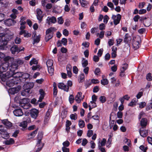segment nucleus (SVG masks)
Here are the masks:
<instances>
[{"mask_svg":"<svg viewBox=\"0 0 152 152\" xmlns=\"http://www.w3.org/2000/svg\"><path fill=\"white\" fill-rule=\"evenodd\" d=\"M23 72H15V70H11L7 72L5 74H3L1 78L2 81L5 82L7 79L12 77L14 78H19L22 77Z\"/></svg>","mask_w":152,"mask_h":152,"instance_id":"nucleus-1","label":"nucleus"},{"mask_svg":"<svg viewBox=\"0 0 152 152\" xmlns=\"http://www.w3.org/2000/svg\"><path fill=\"white\" fill-rule=\"evenodd\" d=\"M23 61L20 59H18L12 62L10 67L11 70H15L18 69V67L23 64Z\"/></svg>","mask_w":152,"mask_h":152,"instance_id":"nucleus-2","label":"nucleus"},{"mask_svg":"<svg viewBox=\"0 0 152 152\" xmlns=\"http://www.w3.org/2000/svg\"><path fill=\"white\" fill-rule=\"evenodd\" d=\"M9 65H8V63H4L2 64L0 66V78L1 79V77L2 75L4 74H2V73L5 72L7 70L8 67Z\"/></svg>","mask_w":152,"mask_h":152,"instance_id":"nucleus-3","label":"nucleus"},{"mask_svg":"<svg viewBox=\"0 0 152 152\" xmlns=\"http://www.w3.org/2000/svg\"><path fill=\"white\" fill-rule=\"evenodd\" d=\"M5 81H7L6 84L7 86L9 87H11L14 85H17L18 83L17 78H12V79L10 80L7 81L6 80Z\"/></svg>","mask_w":152,"mask_h":152,"instance_id":"nucleus-4","label":"nucleus"},{"mask_svg":"<svg viewBox=\"0 0 152 152\" xmlns=\"http://www.w3.org/2000/svg\"><path fill=\"white\" fill-rule=\"evenodd\" d=\"M121 18V15L119 14H118L117 16L114 15H112V18L113 20V22L115 25L119 23Z\"/></svg>","mask_w":152,"mask_h":152,"instance_id":"nucleus-5","label":"nucleus"},{"mask_svg":"<svg viewBox=\"0 0 152 152\" xmlns=\"http://www.w3.org/2000/svg\"><path fill=\"white\" fill-rule=\"evenodd\" d=\"M9 39L6 37L5 40L1 41L0 43V49L4 50L7 48V45Z\"/></svg>","mask_w":152,"mask_h":152,"instance_id":"nucleus-6","label":"nucleus"},{"mask_svg":"<svg viewBox=\"0 0 152 152\" xmlns=\"http://www.w3.org/2000/svg\"><path fill=\"white\" fill-rule=\"evenodd\" d=\"M52 112V109L51 108L48 109L46 113V115L44 120V122L45 124L48 123V121L50 118V114Z\"/></svg>","mask_w":152,"mask_h":152,"instance_id":"nucleus-7","label":"nucleus"},{"mask_svg":"<svg viewBox=\"0 0 152 152\" xmlns=\"http://www.w3.org/2000/svg\"><path fill=\"white\" fill-rule=\"evenodd\" d=\"M42 133H38V141L36 145L37 147H41V145H43V147L44 144L42 143L41 140L42 137Z\"/></svg>","mask_w":152,"mask_h":152,"instance_id":"nucleus-8","label":"nucleus"},{"mask_svg":"<svg viewBox=\"0 0 152 152\" xmlns=\"http://www.w3.org/2000/svg\"><path fill=\"white\" fill-rule=\"evenodd\" d=\"M0 133L1 137L4 139H7L9 137V134L4 129H0Z\"/></svg>","mask_w":152,"mask_h":152,"instance_id":"nucleus-9","label":"nucleus"},{"mask_svg":"<svg viewBox=\"0 0 152 152\" xmlns=\"http://www.w3.org/2000/svg\"><path fill=\"white\" fill-rule=\"evenodd\" d=\"M57 20L56 18L54 17H48L46 19V23L49 25H50V23H55L56 22Z\"/></svg>","mask_w":152,"mask_h":152,"instance_id":"nucleus-10","label":"nucleus"},{"mask_svg":"<svg viewBox=\"0 0 152 152\" xmlns=\"http://www.w3.org/2000/svg\"><path fill=\"white\" fill-rule=\"evenodd\" d=\"M34 86V84L33 83H27L24 84L23 87L24 89L28 90L30 91L31 89Z\"/></svg>","mask_w":152,"mask_h":152,"instance_id":"nucleus-11","label":"nucleus"},{"mask_svg":"<svg viewBox=\"0 0 152 152\" xmlns=\"http://www.w3.org/2000/svg\"><path fill=\"white\" fill-rule=\"evenodd\" d=\"M38 113V111L35 109H32L31 110L30 113L31 117L34 119H36L37 118Z\"/></svg>","mask_w":152,"mask_h":152,"instance_id":"nucleus-12","label":"nucleus"},{"mask_svg":"<svg viewBox=\"0 0 152 152\" xmlns=\"http://www.w3.org/2000/svg\"><path fill=\"white\" fill-rule=\"evenodd\" d=\"M16 22L14 20L11 19H8L5 20L4 21V23L5 25L8 26L13 25Z\"/></svg>","mask_w":152,"mask_h":152,"instance_id":"nucleus-13","label":"nucleus"},{"mask_svg":"<svg viewBox=\"0 0 152 152\" xmlns=\"http://www.w3.org/2000/svg\"><path fill=\"white\" fill-rule=\"evenodd\" d=\"M58 87L59 88L63 89L66 92H68L69 91V87L62 83H59L58 85Z\"/></svg>","mask_w":152,"mask_h":152,"instance_id":"nucleus-14","label":"nucleus"},{"mask_svg":"<svg viewBox=\"0 0 152 152\" xmlns=\"http://www.w3.org/2000/svg\"><path fill=\"white\" fill-rule=\"evenodd\" d=\"M19 90L18 88L13 87L11 88L8 90V93L11 94H14L18 93Z\"/></svg>","mask_w":152,"mask_h":152,"instance_id":"nucleus-15","label":"nucleus"},{"mask_svg":"<svg viewBox=\"0 0 152 152\" xmlns=\"http://www.w3.org/2000/svg\"><path fill=\"white\" fill-rule=\"evenodd\" d=\"M13 113L17 116H22L23 114L22 110L20 109L15 110L13 111Z\"/></svg>","mask_w":152,"mask_h":152,"instance_id":"nucleus-16","label":"nucleus"},{"mask_svg":"<svg viewBox=\"0 0 152 152\" xmlns=\"http://www.w3.org/2000/svg\"><path fill=\"white\" fill-rule=\"evenodd\" d=\"M139 132L141 136L143 137H146L148 134V131L144 130V128H141L140 129Z\"/></svg>","mask_w":152,"mask_h":152,"instance_id":"nucleus-17","label":"nucleus"},{"mask_svg":"<svg viewBox=\"0 0 152 152\" xmlns=\"http://www.w3.org/2000/svg\"><path fill=\"white\" fill-rule=\"evenodd\" d=\"M10 50L12 54H15L16 53H19V48L17 46L14 45L11 48Z\"/></svg>","mask_w":152,"mask_h":152,"instance_id":"nucleus-18","label":"nucleus"},{"mask_svg":"<svg viewBox=\"0 0 152 152\" xmlns=\"http://www.w3.org/2000/svg\"><path fill=\"white\" fill-rule=\"evenodd\" d=\"M19 34L20 35L23 34L24 37H30L31 36V34L28 33L27 31L24 30L21 31L20 32Z\"/></svg>","mask_w":152,"mask_h":152,"instance_id":"nucleus-19","label":"nucleus"},{"mask_svg":"<svg viewBox=\"0 0 152 152\" xmlns=\"http://www.w3.org/2000/svg\"><path fill=\"white\" fill-rule=\"evenodd\" d=\"M2 123L4 124L7 127L10 128L11 127L12 125V123L8 121L7 119L2 120Z\"/></svg>","mask_w":152,"mask_h":152,"instance_id":"nucleus-20","label":"nucleus"},{"mask_svg":"<svg viewBox=\"0 0 152 152\" xmlns=\"http://www.w3.org/2000/svg\"><path fill=\"white\" fill-rule=\"evenodd\" d=\"M147 124V120L145 118H142L140 121V124L142 128L145 127Z\"/></svg>","mask_w":152,"mask_h":152,"instance_id":"nucleus-21","label":"nucleus"},{"mask_svg":"<svg viewBox=\"0 0 152 152\" xmlns=\"http://www.w3.org/2000/svg\"><path fill=\"white\" fill-rule=\"evenodd\" d=\"M131 39V38L128 34H125V37L124 39V42L126 43H128L130 42Z\"/></svg>","mask_w":152,"mask_h":152,"instance_id":"nucleus-22","label":"nucleus"},{"mask_svg":"<svg viewBox=\"0 0 152 152\" xmlns=\"http://www.w3.org/2000/svg\"><path fill=\"white\" fill-rule=\"evenodd\" d=\"M57 29L54 27H51L48 29L46 31V34L53 33V31H55Z\"/></svg>","mask_w":152,"mask_h":152,"instance_id":"nucleus-23","label":"nucleus"},{"mask_svg":"<svg viewBox=\"0 0 152 152\" xmlns=\"http://www.w3.org/2000/svg\"><path fill=\"white\" fill-rule=\"evenodd\" d=\"M38 131V129L28 134V137L30 138H32L34 137L37 134Z\"/></svg>","mask_w":152,"mask_h":152,"instance_id":"nucleus-24","label":"nucleus"},{"mask_svg":"<svg viewBox=\"0 0 152 152\" xmlns=\"http://www.w3.org/2000/svg\"><path fill=\"white\" fill-rule=\"evenodd\" d=\"M27 122L26 121L24 120L23 122L21 123L19 126L22 127V130H24L27 126Z\"/></svg>","mask_w":152,"mask_h":152,"instance_id":"nucleus-25","label":"nucleus"},{"mask_svg":"<svg viewBox=\"0 0 152 152\" xmlns=\"http://www.w3.org/2000/svg\"><path fill=\"white\" fill-rule=\"evenodd\" d=\"M21 77L23 79H25V80L27 79H31L30 75L29 74L26 73H23Z\"/></svg>","mask_w":152,"mask_h":152,"instance_id":"nucleus-26","label":"nucleus"},{"mask_svg":"<svg viewBox=\"0 0 152 152\" xmlns=\"http://www.w3.org/2000/svg\"><path fill=\"white\" fill-rule=\"evenodd\" d=\"M53 37V33L46 34L45 40L46 42H48Z\"/></svg>","mask_w":152,"mask_h":152,"instance_id":"nucleus-27","label":"nucleus"},{"mask_svg":"<svg viewBox=\"0 0 152 152\" xmlns=\"http://www.w3.org/2000/svg\"><path fill=\"white\" fill-rule=\"evenodd\" d=\"M38 61L36 58H33L29 62V64L31 66L33 64L37 65L38 64Z\"/></svg>","mask_w":152,"mask_h":152,"instance_id":"nucleus-28","label":"nucleus"},{"mask_svg":"<svg viewBox=\"0 0 152 152\" xmlns=\"http://www.w3.org/2000/svg\"><path fill=\"white\" fill-rule=\"evenodd\" d=\"M133 45L135 49H138L140 47V42L134 41L133 43Z\"/></svg>","mask_w":152,"mask_h":152,"instance_id":"nucleus-29","label":"nucleus"},{"mask_svg":"<svg viewBox=\"0 0 152 152\" xmlns=\"http://www.w3.org/2000/svg\"><path fill=\"white\" fill-rule=\"evenodd\" d=\"M29 92L28 90L24 89L22 91L21 94V95L23 96H27L28 95Z\"/></svg>","mask_w":152,"mask_h":152,"instance_id":"nucleus-30","label":"nucleus"},{"mask_svg":"<svg viewBox=\"0 0 152 152\" xmlns=\"http://www.w3.org/2000/svg\"><path fill=\"white\" fill-rule=\"evenodd\" d=\"M78 125L80 128H83L85 126V123L84 121L80 119L79 121Z\"/></svg>","mask_w":152,"mask_h":152,"instance_id":"nucleus-31","label":"nucleus"},{"mask_svg":"<svg viewBox=\"0 0 152 152\" xmlns=\"http://www.w3.org/2000/svg\"><path fill=\"white\" fill-rule=\"evenodd\" d=\"M48 68L49 73L50 76H52L53 74L54 71L53 66H52V67H48Z\"/></svg>","mask_w":152,"mask_h":152,"instance_id":"nucleus-32","label":"nucleus"},{"mask_svg":"<svg viewBox=\"0 0 152 152\" xmlns=\"http://www.w3.org/2000/svg\"><path fill=\"white\" fill-rule=\"evenodd\" d=\"M40 37L41 35H39L38 36H37L36 38L34 39V42L33 44L34 45L35 43H38L40 41Z\"/></svg>","mask_w":152,"mask_h":152,"instance_id":"nucleus-33","label":"nucleus"},{"mask_svg":"<svg viewBox=\"0 0 152 152\" xmlns=\"http://www.w3.org/2000/svg\"><path fill=\"white\" fill-rule=\"evenodd\" d=\"M128 65L127 64L125 63L122 65V66L121 68V72H125L127 69Z\"/></svg>","mask_w":152,"mask_h":152,"instance_id":"nucleus-34","label":"nucleus"},{"mask_svg":"<svg viewBox=\"0 0 152 152\" xmlns=\"http://www.w3.org/2000/svg\"><path fill=\"white\" fill-rule=\"evenodd\" d=\"M47 66L48 67L53 66V61L51 60H48L46 62Z\"/></svg>","mask_w":152,"mask_h":152,"instance_id":"nucleus-35","label":"nucleus"},{"mask_svg":"<svg viewBox=\"0 0 152 152\" xmlns=\"http://www.w3.org/2000/svg\"><path fill=\"white\" fill-rule=\"evenodd\" d=\"M31 68L32 70L34 71L37 70V69L40 70L41 68V67H40L39 65L37 64L33 66Z\"/></svg>","mask_w":152,"mask_h":152,"instance_id":"nucleus-36","label":"nucleus"},{"mask_svg":"<svg viewBox=\"0 0 152 152\" xmlns=\"http://www.w3.org/2000/svg\"><path fill=\"white\" fill-rule=\"evenodd\" d=\"M12 59L9 56H7L4 58V61H6L5 63H8L9 65L10 62L11 61Z\"/></svg>","mask_w":152,"mask_h":152,"instance_id":"nucleus-37","label":"nucleus"},{"mask_svg":"<svg viewBox=\"0 0 152 152\" xmlns=\"http://www.w3.org/2000/svg\"><path fill=\"white\" fill-rule=\"evenodd\" d=\"M79 78L80 79L79 83H82V82L84 80L85 78V75L83 73L81 74L79 76Z\"/></svg>","mask_w":152,"mask_h":152,"instance_id":"nucleus-38","label":"nucleus"},{"mask_svg":"<svg viewBox=\"0 0 152 152\" xmlns=\"http://www.w3.org/2000/svg\"><path fill=\"white\" fill-rule=\"evenodd\" d=\"M106 139H105V138H103L102 140L101 141L100 143V141H99L98 145H99L101 146H104L106 144Z\"/></svg>","mask_w":152,"mask_h":152,"instance_id":"nucleus-39","label":"nucleus"},{"mask_svg":"<svg viewBox=\"0 0 152 152\" xmlns=\"http://www.w3.org/2000/svg\"><path fill=\"white\" fill-rule=\"evenodd\" d=\"M70 117L72 120H76L77 118V115L76 113L72 114L70 115Z\"/></svg>","mask_w":152,"mask_h":152,"instance_id":"nucleus-40","label":"nucleus"},{"mask_svg":"<svg viewBox=\"0 0 152 152\" xmlns=\"http://www.w3.org/2000/svg\"><path fill=\"white\" fill-rule=\"evenodd\" d=\"M69 101L71 104L73 103L75 100L74 97L73 95H70L69 97Z\"/></svg>","mask_w":152,"mask_h":152,"instance_id":"nucleus-41","label":"nucleus"},{"mask_svg":"<svg viewBox=\"0 0 152 152\" xmlns=\"http://www.w3.org/2000/svg\"><path fill=\"white\" fill-rule=\"evenodd\" d=\"M100 101L102 103H104L106 100V97L104 96H101L99 98Z\"/></svg>","mask_w":152,"mask_h":152,"instance_id":"nucleus-42","label":"nucleus"},{"mask_svg":"<svg viewBox=\"0 0 152 152\" xmlns=\"http://www.w3.org/2000/svg\"><path fill=\"white\" fill-rule=\"evenodd\" d=\"M80 3L81 4L82 7H84L88 3L87 1L84 0H79Z\"/></svg>","mask_w":152,"mask_h":152,"instance_id":"nucleus-43","label":"nucleus"},{"mask_svg":"<svg viewBox=\"0 0 152 152\" xmlns=\"http://www.w3.org/2000/svg\"><path fill=\"white\" fill-rule=\"evenodd\" d=\"M92 84V82L91 81H90L89 80H87L86 81V82L85 83V86L86 87V88H87L88 87Z\"/></svg>","mask_w":152,"mask_h":152,"instance_id":"nucleus-44","label":"nucleus"},{"mask_svg":"<svg viewBox=\"0 0 152 152\" xmlns=\"http://www.w3.org/2000/svg\"><path fill=\"white\" fill-rule=\"evenodd\" d=\"M97 106L95 102L91 101L89 103V107H95Z\"/></svg>","mask_w":152,"mask_h":152,"instance_id":"nucleus-45","label":"nucleus"},{"mask_svg":"<svg viewBox=\"0 0 152 152\" xmlns=\"http://www.w3.org/2000/svg\"><path fill=\"white\" fill-rule=\"evenodd\" d=\"M108 81L107 79H103L101 80V83L103 85H106L108 84Z\"/></svg>","mask_w":152,"mask_h":152,"instance_id":"nucleus-46","label":"nucleus"},{"mask_svg":"<svg viewBox=\"0 0 152 152\" xmlns=\"http://www.w3.org/2000/svg\"><path fill=\"white\" fill-rule=\"evenodd\" d=\"M109 19V18L108 16L106 15H105L103 18V22L105 24H106Z\"/></svg>","mask_w":152,"mask_h":152,"instance_id":"nucleus-47","label":"nucleus"},{"mask_svg":"<svg viewBox=\"0 0 152 152\" xmlns=\"http://www.w3.org/2000/svg\"><path fill=\"white\" fill-rule=\"evenodd\" d=\"M114 43V40L113 39H109L108 40V44L109 46H111L113 45Z\"/></svg>","mask_w":152,"mask_h":152,"instance_id":"nucleus-48","label":"nucleus"},{"mask_svg":"<svg viewBox=\"0 0 152 152\" xmlns=\"http://www.w3.org/2000/svg\"><path fill=\"white\" fill-rule=\"evenodd\" d=\"M58 22L59 24H62L64 22V20L62 17L58 18Z\"/></svg>","mask_w":152,"mask_h":152,"instance_id":"nucleus-49","label":"nucleus"},{"mask_svg":"<svg viewBox=\"0 0 152 152\" xmlns=\"http://www.w3.org/2000/svg\"><path fill=\"white\" fill-rule=\"evenodd\" d=\"M146 79L148 81L152 80V76L151 73H148L146 75Z\"/></svg>","mask_w":152,"mask_h":152,"instance_id":"nucleus-50","label":"nucleus"},{"mask_svg":"<svg viewBox=\"0 0 152 152\" xmlns=\"http://www.w3.org/2000/svg\"><path fill=\"white\" fill-rule=\"evenodd\" d=\"M15 42L16 44H19L21 42V39L20 38L16 37L15 40Z\"/></svg>","mask_w":152,"mask_h":152,"instance_id":"nucleus-51","label":"nucleus"},{"mask_svg":"<svg viewBox=\"0 0 152 152\" xmlns=\"http://www.w3.org/2000/svg\"><path fill=\"white\" fill-rule=\"evenodd\" d=\"M61 42L64 45H67V40L65 38H63Z\"/></svg>","mask_w":152,"mask_h":152,"instance_id":"nucleus-52","label":"nucleus"},{"mask_svg":"<svg viewBox=\"0 0 152 152\" xmlns=\"http://www.w3.org/2000/svg\"><path fill=\"white\" fill-rule=\"evenodd\" d=\"M62 144L64 146H65V147H67L69 146L70 143L68 140H66Z\"/></svg>","mask_w":152,"mask_h":152,"instance_id":"nucleus-53","label":"nucleus"},{"mask_svg":"<svg viewBox=\"0 0 152 152\" xmlns=\"http://www.w3.org/2000/svg\"><path fill=\"white\" fill-rule=\"evenodd\" d=\"M140 148L144 152H145L148 148L147 147H145L144 145H142L140 147Z\"/></svg>","mask_w":152,"mask_h":152,"instance_id":"nucleus-54","label":"nucleus"},{"mask_svg":"<svg viewBox=\"0 0 152 152\" xmlns=\"http://www.w3.org/2000/svg\"><path fill=\"white\" fill-rule=\"evenodd\" d=\"M88 64V61L87 60H84L82 61V66L84 67H86Z\"/></svg>","mask_w":152,"mask_h":152,"instance_id":"nucleus-55","label":"nucleus"},{"mask_svg":"<svg viewBox=\"0 0 152 152\" xmlns=\"http://www.w3.org/2000/svg\"><path fill=\"white\" fill-rule=\"evenodd\" d=\"M5 15L3 13H0V22L4 20L5 18Z\"/></svg>","mask_w":152,"mask_h":152,"instance_id":"nucleus-56","label":"nucleus"},{"mask_svg":"<svg viewBox=\"0 0 152 152\" xmlns=\"http://www.w3.org/2000/svg\"><path fill=\"white\" fill-rule=\"evenodd\" d=\"M87 136L88 137H91L93 134V131L92 130H88L87 133Z\"/></svg>","mask_w":152,"mask_h":152,"instance_id":"nucleus-57","label":"nucleus"},{"mask_svg":"<svg viewBox=\"0 0 152 152\" xmlns=\"http://www.w3.org/2000/svg\"><path fill=\"white\" fill-rule=\"evenodd\" d=\"M143 92L142 91H140L139 92L138 94L136 95V97L137 99H139L140 98V97L142 96L143 95Z\"/></svg>","mask_w":152,"mask_h":152,"instance_id":"nucleus-58","label":"nucleus"},{"mask_svg":"<svg viewBox=\"0 0 152 152\" xmlns=\"http://www.w3.org/2000/svg\"><path fill=\"white\" fill-rule=\"evenodd\" d=\"M105 26L104 24L102 23L99 25V28L100 30H102L105 29Z\"/></svg>","mask_w":152,"mask_h":152,"instance_id":"nucleus-59","label":"nucleus"},{"mask_svg":"<svg viewBox=\"0 0 152 152\" xmlns=\"http://www.w3.org/2000/svg\"><path fill=\"white\" fill-rule=\"evenodd\" d=\"M103 50L102 48L100 49L99 50L97 53V55L99 56L100 57L101 56L102 54Z\"/></svg>","mask_w":152,"mask_h":152,"instance_id":"nucleus-60","label":"nucleus"},{"mask_svg":"<svg viewBox=\"0 0 152 152\" xmlns=\"http://www.w3.org/2000/svg\"><path fill=\"white\" fill-rule=\"evenodd\" d=\"M38 102H37V100L35 98H33L31 100V103L32 104L37 105L38 104Z\"/></svg>","mask_w":152,"mask_h":152,"instance_id":"nucleus-61","label":"nucleus"},{"mask_svg":"<svg viewBox=\"0 0 152 152\" xmlns=\"http://www.w3.org/2000/svg\"><path fill=\"white\" fill-rule=\"evenodd\" d=\"M146 104V103L145 102H141L139 104V107L141 108H143L145 107Z\"/></svg>","mask_w":152,"mask_h":152,"instance_id":"nucleus-62","label":"nucleus"},{"mask_svg":"<svg viewBox=\"0 0 152 152\" xmlns=\"http://www.w3.org/2000/svg\"><path fill=\"white\" fill-rule=\"evenodd\" d=\"M103 146H101L99 145H98V148L99 150H100L102 152H106L104 148L102 147Z\"/></svg>","mask_w":152,"mask_h":152,"instance_id":"nucleus-63","label":"nucleus"},{"mask_svg":"<svg viewBox=\"0 0 152 152\" xmlns=\"http://www.w3.org/2000/svg\"><path fill=\"white\" fill-rule=\"evenodd\" d=\"M62 150L63 152H69V149L65 146H63L62 148Z\"/></svg>","mask_w":152,"mask_h":152,"instance_id":"nucleus-64","label":"nucleus"}]
</instances>
